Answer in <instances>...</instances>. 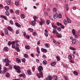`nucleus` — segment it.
Returning a JSON list of instances; mask_svg holds the SVG:
<instances>
[{
	"instance_id": "bf43d9fd",
	"label": "nucleus",
	"mask_w": 80,
	"mask_h": 80,
	"mask_svg": "<svg viewBox=\"0 0 80 80\" xmlns=\"http://www.w3.org/2000/svg\"><path fill=\"white\" fill-rule=\"evenodd\" d=\"M10 23H11V25H13V21L11 20H10L9 21Z\"/></svg>"
},
{
	"instance_id": "aec40b11",
	"label": "nucleus",
	"mask_w": 80,
	"mask_h": 80,
	"mask_svg": "<svg viewBox=\"0 0 80 80\" xmlns=\"http://www.w3.org/2000/svg\"><path fill=\"white\" fill-rule=\"evenodd\" d=\"M21 18H22V19L25 18V15L23 14H22L21 15Z\"/></svg>"
},
{
	"instance_id": "cd10ccee",
	"label": "nucleus",
	"mask_w": 80,
	"mask_h": 80,
	"mask_svg": "<svg viewBox=\"0 0 80 80\" xmlns=\"http://www.w3.org/2000/svg\"><path fill=\"white\" fill-rule=\"evenodd\" d=\"M52 26L53 28L55 29H57V27L55 25H53V24H52Z\"/></svg>"
},
{
	"instance_id": "f3484780",
	"label": "nucleus",
	"mask_w": 80,
	"mask_h": 80,
	"mask_svg": "<svg viewBox=\"0 0 80 80\" xmlns=\"http://www.w3.org/2000/svg\"><path fill=\"white\" fill-rule=\"evenodd\" d=\"M16 61L17 63H21V60L18 58H16Z\"/></svg>"
},
{
	"instance_id": "2eb2a0df",
	"label": "nucleus",
	"mask_w": 80,
	"mask_h": 80,
	"mask_svg": "<svg viewBox=\"0 0 80 80\" xmlns=\"http://www.w3.org/2000/svg\"><path fill=\"white\" fill-rule=\"evenodd\" d=\"M56 35L59 38H61L62 37V35L59 34L58 32H56Z\"/></svg>"
},
{
	"instance_id": "338daca9",
	"label": "nucleus",
	"mask_w": 80,
	"mask_h": 80,
	"mask_svg": "<svg viewBox=\"0 0 80 80\" xmlns=\"http://www.w3.org/2000/svg\"><path fill=\"white\" fill-rule=\"evenodd\" d=\"M16 33L17 34H18V33H19V31H18V30H17L16 32Z\"/></svg>"
},
{
	"instance_id": "58836bf2",
	"label": "nucleus",
	"mask_w": 80,
	"mask_h": 80,
	"mask_svg": "<svg viewBox=\"0 0 80 80\" xmlns=\"http://www.w3.org/2000/svg\"><path fill=\"white\" fill-rule=\"evenodd\" d=\"M12 42H10V41H9L8 42V45L9 46H10V45H11L12 44Z\"/></svg>"
},
{
	"instance_id": "b1692460",
	"label": "nucleus",
	"mask_w": 80,
	"mask_h": 80,
	"mask_svg": "<svg viewBox=\"0 0 80 80\" xmlns=\"http://www.w3.org/2000/svg\"><path fill=\"white\" fill-rule=\"evenodd\" d=\"M54 80H58V77L57 76H53Z\"/></svg>"
},
{
	"instance_id": "72a5a7b5",
	"label": "nucleus",
	"mask_w": 80,
	"mask_h": 80,
	"mask_svg": "<svg viewBox=\"0 0 80 80\" xmlns=\"http://www.w3.org/2000/svg\"><path fill=\"white\" fill-rule=\"evenodd\" d=\"M33 18L34 19V21L37 22V19H36V18H37V16H34L33 17Z\"/></svg>"
},
{
	"instance_id": "09e8293b",
	"label": "nucleus",
	"mask_w": 80,
	"mask_h": 80,
	"mask_svg": "<svg viewBox=\"0 0 80 80\" xmlns=\"http://www.w3.org/2000/svg\"><path fill=\"white\" fill-rule=\"evenodd\" d=\"M16 45L17 47H19V44L18 43H16Z\"/></svg>"
},
{
	"instance_id": "6e6552de",
	"label": "nucleus",
	"mask_w": 80,
	"mask_h": 80,
	"mask_svg": "<svg viewBox=\"0 0 80 80\" xmlns=\"http://www.w3.org/2000/svg\"><path fill=\"white\" fill-rule=\"evenodd\" d=\"M11 2V0H6V2L7 5H10V2Z\"/></svg>"
},
{
	"instance_id": "4468645a",
	"label": "nucleus",
	"mask_w": 80,
	"mask_h": 80,
	"mask_svg": "<svg viewBox=\"0 0 80 80\" xmlns=\"http://www.w3.org/2000/svg\"><path fill=\"white\" fill-rule=\"evenodd\" d=\"M3 50L6 52H8V48L7 47H4L3 49Z\"/></svg>"
},
{
	"instance_id": "2f4dec72",
	"label": "nucleus",
	"mask_w": 80,
	"mask_h": 80,
	"mask_svg": "<svg viewBox=\"0 0 80 80\" xmlns=\"http://www.w3.org/2000/svg\"><path fill=\"white\" fill-rule=\"evenodd\" d=\"M57 25H58V26H61V25H62V23H59L58 22H57Z\"/></svg>"
},
{
	"instance_id": "423d86ee",
	"label": "nucleus",
	"mask_w": 80,
	"mask_h": 80,
	"mask_svg": "<svg viewBox=\"0 0 80 80\" xmlns=\"http://www.w3.org/2000/svg\"><path fill=\"white\" fill-rule=\"evenodd\" d=\"M52 80V77L51 76H49L48 77V78H46V80Z\"/></svg>"
},
{
	"instance_id": "9b49d317",
	"label": "nucleus",
	"mask_w": 80,
	"mask_h": 80,
	"mask_svg": "<svg viewBox=\"0 0 80 80\" xmlns=\"http://www.w3.org/2000/svg\"><path fill=\"white\" fill-rule=\"evenodd\" d=\"M76 42V40L75 38H73L72 40V44L75 45V43Z\"/></svg>"
},
{
	"instance_id": "603ef678",
	"label": "nucleus",
	"mask_w": 80,
	"mask_h": 80,
	"mask_svg": "<svg viewBox=\"0 0 80 80\" xmlns=\"http://www.w3.org/2000/svg\"><path fill=\"white\" fill-rule=\"evenodd\" d=\"M57 30L59 32H60V31L62 30V29L60 28H58Z\"/></svg>"
},
{
	"instance_id": "412c9836",
	"label": "nucleus",
	"mask_w": 80,
	"mask_h": 80,
	"mask_svg": "<svg viewBox=\"0 0 80 80\" xmlns=\"http://www.w3.org/2000/svg\"><path fill=\"white\" fill-rule=\"evenodd\" d=\"M72 33L73 35H75L76 34V33L75 32V30L74 29H73L72 30Z\"/></svg>"
},
{
	"instance_id": "69168bd1",
	"label": "nucleus",
	"mask_w": 80,
	"mask_h": 80,
	"mask_svg": "<svg viewBox=\"0 0 80 80\" xmlns=\"http://www.w3.org/2000/svg\"><path fill=\"white\" fill-rule=\"evenodd\" d=\"M45 23V22H40V25H43V23Z\"/></svg>"
},
{
	"instance_id": "dca6fc26",
	"label": "nucleus",
	"mask_w": 80,
	"mask_h": 80,
	"mask_svg": "<svg viewBox=\"0 0 80 80\" xmlns=\"http://www.w3.org/2000/svg\"><path fill=\"white\" fill-rule=\"evenodd\" d=\"M4 62L6 63H10V61H9V60H8V59L7 58L5 59Z\"/></svg>"
},
{
	"instance_id": "8fccbe9b",
	"label": "nucleus",
	"mask_w": 80,
	"mask_h": 80,
	"mask_svg": "<svg viewBox=\"0 0 80 80\" xmlns=\"http://www.w3.org/2000/svg\"><path fill=\"white\" fill-rule=\"evenodd\" d=\"M74 35V37L76 38H78V35L77 34H75Z\"/></svg>"
},
{
	"instance_id": "c9c22d12",
	"label": "nucleus",
	"mask_w": 80,
	"mask_h": 80,
	"mask_svg": "<svg viewBox=\"0 0 80 80\" xmlns=\"http://www.w3.org/2000/svg\"><path fill=\"white\" fill-rule=\"evenodd\" d=\"M56 58H57V60H58V61H59L60 60V58L59 57L57 56Z\"/></svg>"
},
{
	"instance_id": "6e6d98bb",
	"label": "nucleus",
	"mask_w": 80,
	"mask_h": 80,
	"mask_svg": "<svg viewBox=\"0 0 80 80\" xmlns=\"http://www.w3.org/2000/svg\"><path fill=\"white\" fill-rule=\"evenodd\" d=\"M53 10L54 12H57V8H54Z\"/></svg>"
},
{
	"instance_id": "f704fd0d",
	"label": "nucleus",
	"mask_w": 80,
	"mask_h": 80,
	"mask_svg": "<svg viewBox=\"0 0 80 80\" xmlns=\"http://www.w3.org/2000/svg\"><path fill=\"white\" fill-rule=\"evenodd\" d=\"M22 62L25 63V61H26V60L25 59V58H23L22 59Z\"/></svg>"
},
{
	"instance_id": "ddd939ff",
	"label": "nucleus",
	"mask_w": 80,
	"mask_h": 80,
	"mask_svg": "<svg viewBox=\"0 0 80 80\" xmlns=\"http://www.w3.org/2000/svg\"><path fill=\"white\" fill-rule=\"evenodd\" d=\"M15 25L16 26H17V27H19V28H21V26L18 23L16 22L15 23Z\"/></svg>"
},
{
	"instance_id": "ea45409f",
	"label": "nucleus",
	"mask_w": 80,
	"mask_h": 80,
	"mask_svg": "<svg viewBox=\"0 0 80 80\" xmlns=\"http://www.w3.org/2000/svg\"><path fill=\"white\" fill-rule=\"evenodd\" d=\"M5 13L6 15H7V16H8V15H9V13H8V11H6Z\"/></svg>"
},
{
	"instance_id": "79ce46f5",
	"label": "nucleus",
	"mask_w": 80,
	"mask_h": 80,
	"mask_svg": "<svg viewBox=\"0 0 80 80\" xmlns=\"http://www.w3.org/2000/svg\"><path fill=\"white\" fill-rule=\"evenodd\" d=\"M21 69H18V70H17V72L18 73H21Z\"/></svg>"
},
{
	"instance_id": "37998d69",
	"label": "nucleus",
	"mask_w": 80,
	"mask_h": 80,
	"mask_svg": "<svg viewBox=\"0 0 80 80\" xmlns=\"http://www.w3.org/2000/svg\"><path fill=\"white\" fill-rule=\"evenodd\" d=\"M32 35H33V36H36V35H37V33H36L35 32H33L32 33Z\"/></svg>"
},
{
	"instance_id": "5fc2aeb1",
	"label": "nucleus",
	"mask_w": 80,
	"mask_h": 80,
	"mask_svg": "<svg viewBox=\"0 0 80 80\" xmlns=\"http://www.w3.org/2000/svg\"><path fill=\"white\" fill-rule=\"evenodd\" d=\"M39 59H36V62H37V63H39Z\"/></svg>"
},
{
	"instance_id": "f8f14e48",
	"label": "nucleus",
	"mask_w": 80,
	"mask_h": 80,
	"mask_svg": "<svg viewBox=\"0 0 80 80\" xmlns=\"http://www.w3.org/2000/svg\"><path fill=\"white\" fill-rule=\"evenodd\" d=\"M41 51L43 52H47V50L46 49L43 48H41Z\"/></svg>"
},
{
	"instance_id": "c03bdc74",
	"label": "nucleus",
	"mask_w": 80,
	"mask_h": 80,
	"mask_svg": "<svg viewBox=\"0 0 80 80\" xmlns=\"http://www.w3.org/2000/svg\"><path fill=\"white\" fill-rule=\"evenodd\" d=\"M46 23L47 25H49V24H50V21L48 20H47L46 21Z\"/></svg>"
},
{
	"instance_id": "864d4df0",
	"label": "nucleus",
	"mask_w": 80,
	"mask_h": 80,
	"mask_svg": "<svg viewBox=\"0 0 80 80\" xmlns=\"http://www.w3.org/2000/svg\"><path fill=\"white\" fill-rule=\"evenodd\" d=\"M5 33L6 35H8V30H6L5 31Z\"/></svg>"
},
{
	"instance_id": "052dcab7",
	"label": "nucleus",
	"mask_w": 80,
	"mask_h": 80,
	"mask_svg": "<svg viewBox=\"0 0 80 80\" xmlns=\"http://www.w3.org/2000/svg\"><path fill=\"white\" fill-rule=\"evenodd\" d=\"M45 46L46 47H47V48H48V44L47 43H45Z\"/></svg>"
},
{
	"instance_id": "7c9ffc66",
	"label": "nucleus",
	"mask_w": 80,
	"mask_h": 80,
	"mask_svg": "<svg viewBox=\"0 0 80 80\" xmlns=\"http://www.w3.org/2000/svg\"><path fill=\"white\" fill-rule=\"evenodd\" d=\"M39 50V48H38V47H37V52L38 53H40V51L38 50Z\"/></svg>"
},
{
	"instance_id": "0eeeda50",
	"label": "nucleus",
	"mask_w": 80,
	"mask_h": 80,
	"mask_svg": "<svg viewBox=\"0 0 80 80\" xmlns=\"http://www.w3.org/2000/svg\"><path fill=\"white\" fill-rule=\"evenodd\" d=\"M53 17L54 19H56L58 17V14L57 13H55L53 15Z\"/></svg>"
},
{
	"instance_id": "4be33fe9",
	"label": "nucleus",
	"mask_w": 80,
	"mask_h": 80,
	"mask_svg": "<svg viewBox=\"0 0 80 80\" xmlns=\"http://www.w3.org/2000/svg\"><path fill=\"white\" fill-rule=\"evenodd\" d=\"M15 49L17 50V52H20V48H19V47H16L15 48Z\"/></svg>"
},
{
	"instance_id": "7ed1b4c3",
	"label": "nucleus",
	"mask_w": 80,
	"mask_h": 80,
	"mask_svg": "<svg viewBox=\"0 0 80 80\" xmlns=\"http://www.w3.org/2000/svg\"><path fill=\"white\" fill-rule=\"evenodd\" d=\"M36 22L35 21H32V23H31V25L32 26L34 27L35 25V24L36 23Z\"/></svg>"
},
{
	"instance_id": "473e14b6",
	"label": "nucleus",
	"mask_w": 80,
	"mask_h": 80,
	"mask_svg": "<svg viewBox=\"0 0 80 80\" xmlns=\"http://www.w3.org/2000/svg\"><path fill=\"white\" fill-rule=\"evenodd\" d=\"M15 5H16V6H18V5H19V2H15Z\"/></svg>"
},
{
	"instance_id": "c85d7f7f",
	"label": "nucleus",
	"mask_w": 80,
	"mask_h": 80,
	"mask_svg": "<svg viewBox=\"0 0 80 80\" xmlns=\"http://www.w3.org/2000/svg\"><path fill=\"white\" fill-rule=\"evenodd\" d=\"M43 65H46L47 63V62L46 61H44L42 62Z\"/></svg>"
},
{
	"instance_id": "bb28decb",
	"label": "nucleus",
	"mask_w": 80,
	"mask_h": 80,
	"mask_svg": "<svg viewBox=\"0 0 80 80\" xmlns=\"http://www.w3.org/2000/svg\"><path fill=\"white\" fill-rule=\"evenodd\" d=\"M73 73H74V75H76V76H77V75H78V72H77L76 71H74L73 72Z\"/></svg>"
},
{
	"instance_id": "393cba45",
	"label": "nucleus",
	"mask_w": 80,
	"mask_h": 80,
	"mask_svg": "<svg viewBox=\"0 0 80 80\" xmlns=\"http://www.w3.org/2000/svg\"><path fill=\"white\" fill-rule=\"evenodd\" d=\"M4 8H5L6 10H9V7L8 6H6L4 7Z\"/></svg>"
},
{
	"instance_id": "774afa93",
	"label": "nucleus",
	"mask_w": 80,
	"mask_h": 80,
	"mask_svg": "<svg viewBox=\"0 0 80 80\" xmlns=\"http://www.w3.org/2000/svg\"><path fill=\"white\" fill-rule=\"evenodd\" d=\"M64 67H65L66 68H68V65H66V66H64Z\"/></svg>"
},
{
	"instance_id": "f257e3e1",
	"label": "nucleus",
	"mask_w": 80,
	"mask_h": 80,
	"mask_svg": "<svg viewBox=\"0 0 80 80\" xmlns=\"http://www.w3.org/2000/svg\"><path fill=\"white\" fill-rule=\"evenodd\" d=\"M14 68L16 70H20V67L18 66H16V65L14 66Z\"/></svg>"
},
{
	"instance_id": "39448f33",
	"label": "nucleus",
	"mask_w": 80,
	"mask_h": 80,
	"mask_svg": "<svg viewBox=\"0 0 80 80\" xmlns=\"http://www.w3.org/2000/svg\"><path fill=\"white\" fill-rule=\"evenodd\" d=\"M19 77H23V78H25L26 77V76L25 75V74L23 73L22 74H20L19 75Z\"/></svg>"
},
{
	"instance_id": "4c0bfd02",
	"label": "nucleus",
	"mask_w": 80,
	"mask_h": 80,
	"mask_svg": "<svg viewBox=\"0 0 80 80\" xmlns=\"http://www.w3.org/2000/svg\"><path fill=\"white\" fill-rule=\"evenodd\" d=\"M62 17V14H61V13H59L58 16V18H61Z\"/></svg>"
},
{
	"instance_id": "680f3d73",
	"label": "nucleus",
	"mask_w": 80,
	"mask_h": 80,
	"mask_svg": "<svg viewBox=\"0 0 80 80\" xmlns=\"http://www.w3.org/2000/svg\"><path fill=\"white\" fill-rule=\"evenodd\" d=\"M61 27L62 28V29H63V28H65V27L63 25H61Z\"/></svg>"
},
{
	"instance_id": "1a4fd4ad",
	"label": "nucleus",
	"mask_w": 80,
	"mask_h": 80,
	"mask_svg": "<svg viewBox=\"0 0 80 80\" xmlns=\"http://www.w3.org/2000/svg\"><path fill=\"white\" fill-rule=\"evenodd\" d=\"M36 75L37 77L39 78H40L41 77L43 78V75H41L39 74H37Z\"/></svg>"
},
{
	"instance_id": "a19ab883",
	"label": "nucleus",
	"mask_w": 80,
	"mask_h": 80,
	"mask_svg": "<svg viewBox=\"0 0 80 80\" xmlns=\"http://www.w3.org/2000/svg\"><path fill=\"white\" fill-rule=\"evenodd\" d=\"M56 32H57V30L53 29V33H54V34H55Z\"/></svg>"
},
{
	"instance_id": "f03ea898",
	"label": "nucleus",
	"mask_w": 80,
	"mask_h": 80,
	"mask_svg": "<svg viewBox=\"0 0 80 80\" xmlns=\"http://www.w3.org/2000/svg\"><path fill=\"white\" fill-rule=\"evenodd\" d=\"M43 70V68L42 66H40L38 68V71H42Z\"/></svg>"
},
{
	"instance_id": "de8ad7c7",
	"label": "nucleus",
	"mask_w": 80,
	"mask_h": 80,
	"mask_svg": "<svg viewBox=\"0 0 80 80\" xmlns=\"http://www.w3.org/2000/svg\"><path fill=\"white\" fill-rule=\"evenodd\" d=\"M68 58L69 60H72V56L69 55Z\"/></svg>"
},
{
	"instance_id": "c756f323",
	"label": "nucleus",
	"mask_w": 80,
	"mask_h": 80,
	"mask_svg": "<svg viewBox=\"0 0 80 80\" xmlns=\"http://www.w3.org/2000/svg\"><path fill=\"white\" fill-rule=\"evenodd\" d=\"M6 77H10V74L8 73L5 75Z\"/></svg>"
},
{
	"instance_id": "e2e57ef3",
	"label": "nucleus",
	"mask_w": 80,
	"mask_h": 80,
	"mask_svg": "<svg viewBox=\"0 0 80 80\" xmlns=\"http://www.w3.org/2000/svg\"><path fill=\"white\" fill-rule=\"evenodd\" d=\"M41 22H42V23H45V21L44 20L42 19H41Z\"/></svg>"
},
{
	"instance_id": "0e129e2a",
	"label": "nucleus",
	"mask_w": 80,
	"mask_h": 80,
	"mask_svg": "<svg viewBox=\"0 0 80 80\" xmlns=\"http://www.w3.org/2000/svg\"><path fill=\"white\" fill-rule=\"evenodd\" d=\"M32 71H35V67H32Z\"/></svg>"
},
{
	"instance_id": "a211bd4d",
	"label": "nucleus",
	"mask_w": 80,
	"mask_h": 80,
	"mask_svg": "<svg viewBox=\"0 0 80 80\" xmlns=\"http://www.w3.org/2000/svg\"><path fill=\"white\" fill-rule=\"evenodd\" d=\"M8 29L10 32H12V31H13V29H12V28L11 27H8Z\"/></svg>"
},
{
	"instance_id": "9d476101",
	"label": "nucleus",
	"mask_w": 80,
	"mask_h": 80,
	"mask_svg": "<svg viewBox=\"0 0 80 80\" xmlns=\"http://www.w3.org/2000/svg\"><path fill=\"white\" fill-rule=\"evenodd\" d=\"M57 64V62H51V66H55V65H56V64Z\"/></svg>"
},
{
	"instance_id": "13d9d810",
	"label": "nucleus",
	"mask_w": 80,
	"mask_h": 80,
	"mask_svg": "<svg viewBox=\"0 0 80 80\" xmlns=\"http://www.w3.org/2000/svg\"><path fill=\"white\" fill-rule=\"evenodd\" d=\"M19 11L18 10H16L15 11V13L16 14H18Z\"/></svg>"
},
{
	"instance_id": "49530a36",
	"label": "nucleus",
	"mask_w": 80,
	"mask_h": 80,
	"mask_svg": "<svg viewBox=\"0 0 80 80\" xmlns=\"http://www.w3.org/2000/svg\"><path fill=\"white\" fill-rule=\"evenodd\" d=\"M28 55L26 54H24V56L25 58H27L28 57Z\"/></svg>"
},
{
	"instance_id": "20e7f679",
	"label": "nucleus",
	"mask_w": 80,
	"mask_h": 80,
	"mask_svg": "<svg viewBox=\"0 0 80 80\" xmlns=\"http://www.w3.org/2000/svg\"><path fill=\"white\" fill-rule=\"evenodd\" d=\"M0 17H1V18H3V19H4V20H7V17H6V16H5L4 15H1L0 16Z\"/></svg>"
},
{
	"instance_id": "5701e85b",
	"label": "nucleus",
	"mask_w": 80,
	"mask_h": 80,
	"mask_svg": "<svg viewBox=\"0 0 80 80\" xmlns=\"http://www.w3.org/2000/svg\"><path fill=\"white\" fill-rule=\"evenodd\" d=\"M69 48L70 50H76V49L75 48L72 47L71 46L69 47Z\"/></svg>"
},
{
	"instance_id": "6ab92c4d",
	"label": "nucleus",
	"mask_w": 80,
	"mask_h": 80,
	"mask_svg": "<svg viewBox=\"0 0 80 80\" xmlns=\"http://www.w3.org/2000/svg\"><path fill=\"white\" fill-rule=\"evenodd\" d=\"M27 72L28 75H32V72H31V71H30V70H28Z\"/></svg>"
},
{
	"instance_id": "a18cd8bd",
	"label": "nucleus",
	"mask_w": 80,
	"mask_h": 80,
	"mask_svg": "<svg viewBox=\"0 0 80 80\" xmlns=\"http://www.w3.org/2000/svg\"><path fill=\"white\" fill-rule=\"evenodd\" d=\"M28 30H30L31 32H33V29H31L30 28H28Z\"/></svg>"
},
{
	"instance_id": "4d7b16f0",
	"label": "nucleus",
	"mask_w": 80,
	"mask_h": 80,
	"mask_svg": "<svg viewBox=\"0 0 80 80\" xmlns=\"http://www.w3.org/2000/svg\"><path fill=\"white\" fill-rule=\"evenodd\" d=\"M12 48H15V45H14V44H12Z\"/></svg>"
},
{
	"instance_id": "e433bc0d",
	"label": "nucleus",
	"mask_w": 80,
	"mask_h": 80,
	"mask_svg": "<svg viewBox=\"0 0 80 80\" xmlns=\"http://www.w3.org/2000/svg\"><path fill=\"white\" fill-rule=\"evenodd\" d=\"M25 48L26 49H27V50H28V49H29V48H30V46H25Z\"/></svg>"
},
{
	"instance_id": "a878e982",
	"label": "nucleus",
	"mask_w": 80,
	"mask_h": 80,
	"mask_svg": "<svg viewBox=\"0 0 80 80\" xmlns=\"http://www.w3.org/2000/svg\"><path fill=\"white\" fill-rule=\"evenodd\" d=\"M68 20V23H71V20H70V19L69 18H67Z\"/></svg>"
},
{
	"instance_id": "3c124183",
	"label": "nucleus",
	"mask_w": 80,
	"mask_h": 80,
	"mask_svg": "<svg viewBox=\"0 0 80 80\" xmlns=\"http://www.w3.org/2000/svg\"><path fill=\"white\" fill-rule=\"evenodd\" d=\"M39 72L40 75H43V73L42 72V71H39Z\"/></svg>"
}]
</instances>
